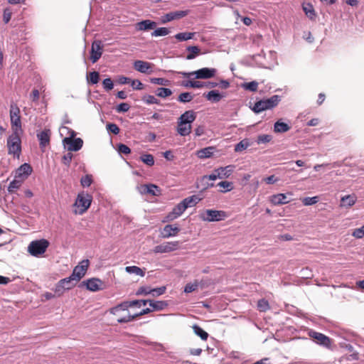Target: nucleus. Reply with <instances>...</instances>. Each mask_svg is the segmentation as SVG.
<instances>
[{"label": "nucleus", "mask_w": 364, "mask_h": 364, "mask_svg": "<svg viewBox=\"0 0 364 364\" xmlns=\"http://www.w3.org/2000/svg\"><path fill=\"white\" fill-rule=\"evenodd\" d=\"M282 100L280 95H274L266 99L259 100L254 104L251 109L256 114L261 113L263 111L271 109L278 105Z\"/></svg>", "instance_id": "1"}, {"label": "nucleus", "mask_w": 364, "mask_h": 364, "mask_svg": "<svg viewBox=\"0 0 364 364\" xmlns=\"http://www.w3.org/2000/svg\"><path fill=\"white\" fill-rule=\"evenodd\" d=\"M168 73H177L178 75H182L184 77L190 78L191 77H193L194 79L206 80L213 77L215 75L217 70L215 68H203L192 72H176L173 70H168Z\"/></svg>", "instance_id": "2"}, {"label": "nucleus", "mask_w": 364, "mask_h": 364, "mask_svg": "<svg viewBox=\"0 0 364 364\" xmlns=\"http://www.w3.org/2000/svg\"><path fill=\"white\" fill-rule=\"evenodd\" d=\"M20 132V131L14 130L13 133L7 139V147L9 154L18 156L21 151Z\"/></svg>", "instance_id": "3"}, {"label": "nucleus", "mask_w": 364, "mask_h": 364, "mask_svg": "<svg viewBox=\"0 0 364 364\" xmlns=\"http://www.w3.org/2000/svg\"><path fill=\"white\" fill-rule=\"evenodd\" d=\"M49 245L50 242L46 239L33 240L29 244L28 252L32 256L40 257L46 252Z\"/></svg>", "instance_id": "4"}, {"label": "nucleus", "mask_w": 364, "mask_h": 364, "mask_svg": "<svg viewBox=\"0 0 364 364\" xmlns=\"http://www.w3.org/2000/svg\"><path fill=\"white\" fill-rule=\"evenodd\" d=\"M76 133L72 130L70 136L65 137L63 143L69 151H77L82 147L83 140L81 138H75Z\"/></svg>", "instance_id": "5"}, {"label": "nucleus", "mask_w": 364, "mask_h": 364, "mask_svg": "<svg viewBox=\"0 0 364 364\" xmlns=\"http://www.w3.org/2000/svg\"><path fill=\"white\" fill-rule=\"evenodd\" d=\"M92 200V196L84 192L78 193L75 205L80 208L79 213L83 214L90 208Z\"/></svg>", "instance_id": "6"}, {"label": "nucleus", "mask_w": 364, "mask_h": 364, "mask_svg": "<svg viewBox=\"0 0 364 364\" xmlns=\"http://www.w3.org/2000/svg\"><path fill=\"white\" fill-rule=\"evenodd\" d=\"M206 216L200 215V218L203 221L218 222L226 218L227 214L225 211L208 209L205 210Z\"/></svg>", "instance_id": "7"}, {"label": "nucleus", "mask_w": 364, "mask_h": 364, "mask_svg": "<svg viewBox=\"0 0 364 364\" xmlns=\"http://www.w3.org/2000/svg\"><path fill=\"white\" fill-rule=\"evenodd\" d=\"M10 119L13 131L18 130L22 132L20 109L18 107H14L11 105L10 110Z\"/></svg>", "instance_id": "8"}, {"label": "nucleus", "mask_w": 364, "mask_h": 364, "mask_svg": "<svg viewBox=\"0 0 364 364\" xmlns=\"http://www.w3.org/2000/svg\"><path fill=\"white\" fill-rule=\"evenodd\" d=\"M89 264V259H83L80 262L79 265H77L73 269L71 275L75 279V281L79 282L85 275Z\"/></svg>", "instance_id": "9"}, {"label": "nucleus", "mask_w": 364, "mask_h": 364, "mask_svg": "<svg viewBox=\"0 0 364 364\" xmlns=\"http://www.w3.org/2000/svg\"><path fill=\"white\" fill-rule=\"evenodd\" d=\"M309 336L313 339V341L325 348H330L331 346V338L327 336L314 331H311L309 332Z\"/></svg>", "instance_id": "10"}, {"label": "nucleus", "mask_w": 364, "mask_h": 364, "mask_svg": "<svg viewBox=\"0 0 364 364\" xmlns=\"http://www.w3.org/2000/svg\"><path fill=\"white\" fill-rule=\"evenodd\" d=\"M180 242L178 241L166 242L161 245H156L154 252L155 253H167L176 250L179 247Z\"/></svg>", "instance_id": "11"}, {"label": "nucleus", "mask_w": 364, "mask_h": 364, "mask_svg": "<svg viewBox=\"0 0 364 364\" xmlns=\"http://www.w3.org/2000/svg\"><path fill=\"white\" fill-rule=\"evenodd\" d=\"M103 46L100 41H95L92 43L90 50V60L92 63H96L102 56Z\"/></svg>", "instance_id": "12"}, {"label": "nucleus", "mask_w": 364, "mask_h": 364, "mask_svg": "<svg viewBox=\"0 0 364 364\" xmlns=\"http://www.w3.org/2000/svg\"><path fill=\"white\" fill-rule=\"evenodd\" d=\"M188 14V11H176L166 14L161 16V21L162 23H166L173 20L181 19Z\"/></svg>", "instance_id": "13"}, {"label": "nucleus", "mask_w": 364, "mask_h": 364, "mask_svg": "<svg viewBox=\"0 0 364 364\" xmlns=\"http://www.w3.org/2000/svg\"><path fill=\"white\" fill-rule=\"evenodd\" d=\"M152 67V63L144 60H136L134 63V68L141 73H151Z\"/></svg>", "instance_id": "14"}, {"label": "nucleus", "mask_w": 364, "mask_h": 364, "mask_svg": "<svg viewBox=\"0 0 364 364\" xmlns=\"http://www.w3.org/2000/svg\"><path fill=\"white\" fill-rule=\"evenodd\" d=\"M138 189L141 193L150 194L151 196H158L161 192L159 187L152 183L141 185L138 187Z\"/></svg>", "instance_id": "15"}, {"label": "nucleus", "mask_w": 364, "mask_h": 364, "mask_svg": "<svg viewBox=\"0 0 364 364\" xmlns=\"http://www.w3.org/2000/svg\"><path fill=\"white\" fill-rule=\"evenodd\" d=\"M86 288L91 291H97L100 289H102L103 282L101 279L97 278H91L88 279L86 281H83L82 282Z\"/></svg>", "instance_id": "16"}, {"label": "nucleus", "mask_w": 364, "mask_h": 364, "mask_svg": "<svg viewBox=\"0 0 364 364\" xmlns=\"http://www.w3.org/2000/svg\"><path fill=\"white\" fill-rule=\"evenodd\" d=\"M203 96L208 101H210L212 103H218L223 98L225 97L226 95L225 92H220L217 90H212L207 93H204Z\"/></svg>", "instance_id": "17"}, {"label": "nucleus", "mask_w": 364, "mask_h": 364, "mask_svg": "<svg viewBox=\"0 0 364 364\" xmlns=\"http://www.w3.org/2000/svg\"><path fill=\"white\" fill-rule=\"evenodd\" d=\"M196 114L193 110H187L178 118V123L191 124L195 121Z\"/></svg>", "instance_id": "18"}, {"label": "nucleus", "mask_w": 364, "mask_h": 364, "mask_svg": "<svg viewBox=\"0 0 364 364\" xmlns=\"http://www.w3.org/2000/svg\"><path fill=\"white\" fill-rule=\"evenodd\" d=\"M181 231V228L177 225H166L164 227L161 235L164 238H169L176 236Z\"/></svg>", "instance_id": "19"}, {"label": "nucleus", "mask_w": 364, "mask_h": 364, "mask_svg": "<svg viewBox=\"0 0 364 364\" xmlns=\"http://www.w3.org/2000/svg\"><path fill=\"white\" fill-rule=\"evenodd\" d=\"M37 138L39 141V145L41 149H44L50 143V130L44 129L37 134Z\"/></svg>", "instance_id": "20"}, {"label": "nucleus", "mask_w": 364, "mask_h": 364, "mask_svg": "<svg viewBox=\"0 0 364 364\" xmlns=\"http://www.w3.org/2000/svg\"><path fill=\"white\" fill-rule=\"evenodd\" d=\"M33 168L28 163H24L21 165L16 170V176L21 178H27L31 174Z\"/></svg>", "instance_id": "21"}, {"label": "nucleus", "mask_w": 364, "mask_h": 364, "mask_svg": "<svg viewBox=\"0 0 364 364\" xmlns=\"http://www.w3.org/2000/svg\"><path fill=\"white\" fill-rule=\"evenodd\" d=\"M156 23L154 21L146 19L142 20L136 23V28L139 31H149L155 28Z\"/></svg>", "instance_id": "22"}, {"label": "nucleus", "mask_w": 364, "mask_h": 364, "mask_svg": "<svg viewBox=\"0 0 364 364\" xmlns=\"http://www.w3.org/2000/svg\"><path fill=\"white\" fill-rule=\"evenodd\" d=\"M234 169V166L229 165L225 167H220L218 168L215 169L214 172L217 173V176L218 178H228L231 173H232Z\"/></svg>", "instance_id": "23"}, {"label": "nucleus", "mask_w": 364, "mask_h": 364, "mask_svg": "<svg viewBox=\"0 0 364 364\" xmlns=\"http://www.w3.org/2000/svg\"><path fill=\"white\" fill-rule=\"evenodd\" d=\"M271 203L274 205H280L289 203L287 196L284 193L273 195L270 199Z\"/></svg>", "instance_id": "24"}, {"label": "nucleus", "mask_w": 364, "mask_h": 364, "mask_svg": "<svg viewBox=\"0 0 364 364\" xmlns=\"http://www.w3.org/2000/svg\"><path fill=\"white\" fill-rule=\"evenodd\" d=\"M291 127L282 119H278L274 124V132L275 133H284L290 130Z\"/></svg>", "instance_id": "25"}, {"label": "nucleus", "mask_w": 364, "mask_h": 364, "mask_svg": "<svg viewBox=\"0 0 364 364\" xmlns=\"http://www.w3.org/2000/svg\"><path fill=\"white\" fill-rule=\"evenodd\" d=\"M202 198L197 196V195H193L191 196L187 197L184 198L182 202L185 206V208L187 209L188 208H191L197 205Z\"/></svg>", "instance_id": "26"}, {"label": "nucleus", "mask_w": 364, "mask_h": 364, "mask_svg": "<svg viewBox=\"0 0 364 364\" xmlns=\"http://www.w3.org/2000/svg\"><path fill=\"white\" fill-rule=\"evenodd\" d=\"M215 149L213 146H208L198 150L196 154L199 159H208L213 156Z\"/></svg>", "instance_id": "27"}, {"label": "nucleus", "mask_w": 364, "mask_h": 364, "mask_svg": "<svg viewBox=\"0 0 364 364\" xmlns=\"http://www.w3.org/2000/svg\"><path fill=\"white\" fill-rule=\"evenodd\" d=\"M302 9L304 12L305 13L306 16L311 20H314L316 14L315 12V10L314 9V6L310 3H304L302 4Z\"/></svg>", "instance_id": "28"}, {"label": "nucleus", "mask_w": 364, "mask_h": 364, "mask_svg": "<svg viewBox=\"0 0 364 364\" xmlns=\"http://www.w3.org/2000/svg\"><path fill=\"white\" fill-rule=\"evenodd\" d=\"M149 306L152 308L153 311H161L168 306L166 301H149Z\"/></svg>", "instance_id": "29"}, {"label": "nucleus", "mask_w": 364, "mask_h": 364, "mask_svg": "<svg viewBox=\"0 0 364 364\" xmlns=\"http://www.w3.org/2000/svg\"><path fill=\"white\" fill-rule=\"evenodd\" d=\"M186 50L188 52L186 55L187 60H193L200 53V49L196 46H189L186 48Z\"/></svg>", "instance_id": "30"}, {"label": "nucleus", "mask_w": 364, "mask_h": 364, "mask_svg": "<svg viewBox=\"0 0 364 364\" xmlns=\"http://www.w3.org/2000/svg\"><path fill=\"white\" fill-rule=\"evenodd\" d=\"M357 200V196L355 194L343 196V208L351 207Z\"/></svg>", "instance_id": "31"}, {"label": "nucleus", "mask_w": 364, "mask_h": 364, "mask_svg": "<svg viewBox=\"0 0 364 364\" xmlns=\"http://www.w3.org/2000/svg\"><path fill=\"white\" fill-rule=\"evenodd\" d=\"M60 284H63L68 290L74 287L77 282H78L77 281H75V279L71 274L68 277L60 279Z\"/></svg>", "instance_id": "32"}, {"label": "nucleus", "mask_w": 364, "mask_h": 364, "mask_svg": "<svg viewBox=\"0 0 364 364\" xmlns=\"http://www.w3.org/2000/svg\"><path fill=\"white\" fill-rule=\"evenodd\" d=\"M177 132L182 136H188L191 132V125L178 123Z\"/></svg>", "instance_id": "33"}, {"label": "nucleus", "mask_w": 364, "mask_h": 364, "mask_svg": "<svg viewBox=\"0 0 364 364\" xmlns=\"http://www.w3.org/2000/svg\"><path fill=\"white\" fill-rule=\"evenodd\" d=\"M194 95L189 92H184L181 93L177 98V100L181 103L190 102L193 100Z\"/></svg>", "instance_id": "34"}, {"label": "nucleus", "mask_w": 364, "mask_h": 364, "mask_svg": "<svg viewBox=\"0 0 364 364\" xmlns=\"http://www.w3.org/2000/svg\"><path fill=\"white\" fill-rule=\"evenodd\" d=\"M194 333L203 341H206L208 338V333L197 324L193 326Z\"/></svg>", "instance_id": "35"}, {"label": "nucleus", "mask_w": 364, "mask_h": 364, "mask_svg": "<svg viewBox=\"0 0 364 364\" xmlns=\"http://www.w3.org/2000/svg\"><path fill=\"white\" fill-rule=\"evenodd\" d=\"M128 301H124L117 306L110 309V313L112 314H117L119 311H127L129 306L128 305Z\"/></svg>", "instance_id": "36"}, {"label": "nucleus", "mask_w": 364, "mask_h": 364, "mask_svg": "<svg viewBox=\"0 0 364 364\" xmlns=\"http://www.w3.org/2000/svg\"><path fill=\"white\" fill-rule=\"evenodd\" d=\"M125 271L129 274H135L141 277L145 275V271L137 266H127L125 267Z\"/></svg>", "instance_id": "37"}, {"label": "nucleus", "mask_w": 364, "mask_h": 364, "mask_svg": "<svg viewBox=\"0 0 364 364\" xmlns=\"http://www.w3.org/2000/svg\"><path fill=\"white\" fill-rule=\"evenodd\" d=\"M156 95L161 97V98H166L172 95V90L167 87H158L155 92Z\"/></svg>", "instance_id": "38"}, {"label": "nucleus", "mask_w": 364, "mask_h": 364, "mask_svg": "<svg viewBox=\"0 0 364 364\" xmlns=\"http://www.w3.org/2000/svg\"><path fill=\"white\" fill-rule=\"evenodd\" d=\"M139 158L143 163L149 166H152L154 164V158L151 154H144Z\"/></svg>", "instance_id": "39"}, {"label": "nucleus", "mask_w": 364, "mask_h": 364, "mask_svg": "<svg viewBox=\"0 0 364 364\" xmlns=\"http://www.w3.org/2000/svg\"><path fill=\"white\" fill-rule=\"evenodd\" d=\"M194 33L191 32H182L175 35V38L178 41H186L193 38Z\"/></svg>", "instance_id": "40"}, {"label": "nucleus", "mask_w": 364, "mask_h": 364, "mask_svg": "<svg viewBox=\"0 0 364 364\" xmlns=\"http://www.w3.org/2000/svg\"><path fill=\"white\" fill-rule=\"evenodd\" d=\"M87 80L88 83H91L92 85H95L99 82L100 80V73L97 71H92L87 75Z\"/></svg>", "instance_id": "41"}, {"label": "nucleus", "mask_w": 364, "mask_h": 364, "mask_svg": "<svg viewBox=\"0 0 364 364\" xmlns=\"http://www.w3.org/2000/svg\"><path fill=\"white\" fill-rule=\"evenodd\" d=\"M170 33L168 28L165 27H160L156 28L152 33L151 36L157 37V36H165Z\"/></svg>", "instance_id": "42"}, {"label": "nucleus", "mask_w": 364, "mask_h": 364, "mask_svg": "<svg viewBox=\"0 0 364 364\" xmlns=\"http://www.w3.org/2000/svg\"><path fill=\"white\" fill-rule=\"evenodd\" d=\"M150 82L152 84L164 86H168L171 84V81L163 77H152L150 79Z\"/></svg>", "instance_id": "43"}, {"label": "nucleus", "mask_w": 364, "mask_h": 364, "mask_svg": "<svg viewBox=\"0 0 364 364\" xmlns=\"http://www.w3.org/2000/svg\"><path fill=\"white\" fill-rule=\"evenodd\" d=\"M242 87L246 90L256 92L258 87V82L256 81L245 82L242 85Z\"/></svg>", "instance_id": "44"}, {"label": "nucleus", "mask_w": 364, "mask_h": 364, "mask_svg": "<svg viewBox=\"0 0 364 364\" xmlns=\"http://www.w3.org/2000/svg\"><path fill=\"white\" fill-rule=\"evenodd\" d=\"M250 146L247 139H243L235 146V151L241 152Z\"/></svg>", "instance_id": "45"}, {"label": "nucleus", "mask_w": 364, "mask_h": 364, "mask_svg": "<svg viewBox=\"0 0 364 364\" xmlns=\"http://www.w3.org/2000/svg\"><path fill=\"white\" fill-rule=\"evenodd\" d=\"M217 186H219V187L223 188L225 189V190H221L220 191L223 193L230 191L232 189V188H233L232 183L230 182V181H223L219 182L217 184Z\"/></svg>", "instance_id": "46"}, {"label": "nucleus", "mask_w": 364, "mask_h": 364, "mask_svg": "<svg viewBox=\"0 0 364 364\" xmlns=\"http://www.w3.org/2000/svg\"><path fill=\"white\" fill-rule=\"evenodd\" d=\"M272 136L270 134H260L257 136L256 142L257 144H267L271 141Z\"/></svg>", "instance_id": "47"}, {"label": "nucleus", "mask_w": 364, "mask_h": 364, "mask_svg": "<svg viewBox=\"0 0 364 364\" xmlns=\"http://www.w3.org/2000/svg\"><path fill=\"white\" fill-rule=\"evenodd\" d=\"M117 150L119 154L127 155L131 153V149L127 145L122 143L117 144Z\"/></svg>", "instance_id": "48"}, {"label": "nucleus", "mask_w": 364, "mask_h": 364, "mask_svg": "<svg viewBox=\"0 0 364 364\" xmlns=\"http://www.w3.org/2000/svg\"><path fill=\"white\" fill-rule=\"evenodd\" d=\"M102 87L107 92L110 91L114 87V83L110 77H107L102 80Z\"/></svg>", "instance_id": "49"}, {"label": "nucleus", "mask_w": 364, "mask_h": 364, "mask_svg": "<svg viewBox=\"0 0 364 364\" xmlns=\"http://www.w3.org/2000/svg\"><path fill=\"white\" fill-rule=\"evenodd\" d=\"M53 290L56 296H60L63 294L64 291L68 289H65V286L63 284H60V282L59 281L55 284Z\"/></svg>", "instance_id": "50"}, {"label": "nucleus", "mask_w": 364, "mask_h": 364, "mask_svg": "<svg viewBox=\"0 0 364 364\" xmlns=\"http://www.w3.org/2000/svg\"><path fill=\"white\" fill-rule=\"evenodd\" d=\"M142 101L147 105L159 104V100L156 99L154 96L151 95H144L142 97Z\"/></svg>", "instance_id": "51"}, {"label": "nucleus", "mask_w": 364, "mask_h": 364, "mask_svg": "<svg viewBox=\"0 0 364 364\" xmlns=\"http://www.w3.org/2000/svg\"><path fill=\"white\" fill-rule=\"evenodd\" d=\"M106 128L109 133H112L114 135H117L120 131L119 127L114 123H107Z\"/></svg>", "instance_id": "52"}, {"label": "nucleus", "mask_w": 364, "mask_h": 364, "mask_svg": "<svg viewBox=\"0 0 364 364\" xmlns=\"http://www.w3.org/2000/svg\"><path fill=\"white\" fill-rule=\"evenodd\" d=\"M21 181H17L16 179L11 181L9 185V187H8L9 193H14L16 190L19 188V187L21 186Z\"/></svg>", "instance_id": "53"}, {"label": "nucleus", "mask_w": 364, "mask_h": 364, "mask_svg": "<svg viewBox=\"0 0 364 364\" xmlns=\"http://www.w3.org/2000/svg\"><path fill=\"white\" fill-rule=\"evenodd\" d=\"M351 235L356 239H362L364 237V225L359 228L354 229Z\"/></svg>", "instance_id": "54"}, {"label": "nucleus", "mask_w": 364, "mask_h": 364, "mask_svg": "<svg viewBox=\"0 0 364 364\" xmlns=\"http://www.w3.org/2000/svg\"><path fill=\"white\" fill-rule=\"evenodd\" d=\"M92 175L87 174L81 178L80 183L83 187H89L92 183Z\"/></svg>", "instance_id": "55"}, {"label": "nucleus", "mask_w": 364, "mask_h": 364, "mask_svg": "<svg viewBox=\"0 0 364 364\" xmlns=\"http://www.w3.org/2000/svg\"><path fill=\"white\" fill-rule=\"evenodd\" d=\"M166 287H160L157 288L151 289V295L153 296H159L164 294L166 292Z\"/></svg>", "instance_id": "56"}, {"label": "nucleus", "mask_w": 364, "mask_h": 364, "mask_svg": "<svg viewBox=\"0 0 364 364\" xmlns=\"http://www.w3.org/2000/svg\"><path fill=\"white\" fill-rule=\"evenodd\" d=\"M186 210L182 201L178 203L173 208V211L176 213V214L179 217L181 216L183 212Z\"/></svg>", "instance_id": "57"}, {"label": "nucleus", "mask_w": 364, "mask_h": 364, "mask_svg": "<svg viewBox=\"0 0 364 364\" xmlns=\"http://www.w3.org/2000/svg\"><path fill=\"white\" fill-rule=\"evenodd\" d=\"M257 308L260 311H267L269 308L268 301L264 299L259 300L257 302Z\"/></svg>", "instance_id": "58"}, {"label": "nucleus", "mask_w": 364, "mask_h": 364, "mask_svg": "<svg viewBox=\"0 0 364 364\" xmlns=\"http://www.w3.org/2000/svg\"><path fill=\"white\" fill-rule=\"evenodd\" d=\"M130 105L127 102H122L119 104L116 107V111L118 113H124L129 111Z\"/></svg>", "instance_id": "59"}, {"label": "nucleus", "mask_w": 364, "mask_h": 364, "mask_svg": "<svg viewBox=\"0 0 364 364\" xmlns=\"http://www.w3.org/2000/svg\"><path fill=\"white\" fill-rule=\"evenodd\" d=\"M136 317L135 316V314L131 315L129 313L127 316L121 317L117 319V322L119 323H129L134 320H135Z\"/></svg>", "instance_id": "60"}, {"label": "nucleus", "mask_w": 364, "mask_h": 364, "mask_svg": "<svg viewBox=\"0 0 364 364\" xmlns=\"http://www.w3.org/2000/svg\"><path fill=\"white\" fill-rule=\"evenodd\" d=\"M318 201V196L314 197H306L303 200V203L304 205H312L316 204Z\"/></svg>", "instance_id": "61"}, {"label": "nucleus", "mask_w": 364, "mask_h": 364, "mask_svg": "<svg viewBox=\"0 0 364 364\" xmlns=\"http://www.w3.org/2000/svg\"><path fill=\"white\" fill-rule=\"evenodd\" d=\"M151 287L147 286H142L138 289V290L136 292V295H148L151 294Z\"/></svg>", "instance_id": "62"}, {"label": "nucleus", "mask_w": 364, "mask_h": 364, "mask_svg": "<svg viewBox=\"0 0 364 364\" xmlns=\"http://www.w3.org/2000/svg\"><path fill=\"white\" fill-rule=\"evenodd\" d=\"M73 154L70 152H68L65 154L63 158H62V163L67 166L68 167L70 166L72 159H73Z\"/></svg>", "instance_id": "63"}, {"label": "nucleus", "mask_w": 364, "mask_h": 364, "mask_svg": "<svg viewBox=\"0 0 364 364\" xmlns=\"http://www.w3.org/2000/svg\"><path fill=\"white\" fill-rule=\"evenodd\" d=\"M131 86L135 90H141L144 89V85L139 80H133L131 81Z\"/></svg>", "instance_id": "64"}]
</instances>
